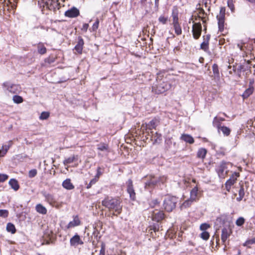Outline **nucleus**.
Masks as SVG:
<instances>
[{
    "instance_id": "obj_1",
    "label": "nucleus",
    "mask_w": 255,
    "mask_h": 255,
    "mask_svg": "<svg viewBox=\"0 0 255 255\" xmlns=\"http://www.w3.org/2000/svg\"><path fill=\"white\" fill-rule=\"evenodd\" d=\"M122 202L123 200L119 196H106L102 201V205L109 211H113V215L118 216L123 211Z\"/></svg>"
},
{
    "instance_id": "obj_2",
    "label": "nucleus",
    "mask_w": 255,
    "mask_h": 255,
    "mask_svg": "<svg viewBox=\"0 0 255 255\" xmlns=\"http://www.w3.org/2000/svg\"><path fill=\"white\" fill-rule=\"evenodd\" d=\"M178 202V198L175 196H166L163 202V208L167 212H171L176 207Z\"/></svg>"
},
{
    "instance_id": "obj_3",
    "label": "nucleus",
    "mask_w": 255,
    "mask_h": 255,
    "mask_svg": "<svg viewBox=\"0 0 255 255\" xmlns=\"http://www.w3.org/2000/svg\"><path fill=\"white\" fill-rule=\"evenodd\" d=\"M196 15H195V20H197L199 18L203 23H205L208 20V14L206 12L202 7H201L200 4H197L196 5Z\"/></svg>"
},
{
    "instance_id": "obj_4",
    "label": "nucleus",
    "mask_w": 255,
    "mask_h": 255,
    "mask_svg": "<svg viewBox=\"0 0 255 255\" xmlns=\"http://www.w3.org/2000/svg\"><path fill=\"white\" fill-rule=\"evenodd\" d=\"M42 194L45 198V201L51 206L57 209H59L62 206L63 203L62 202H59L56 201L52 194L47 193L46 192H44Z\"/></svg>"
},
{
    "instance_id": "obj_5",
    "label": "nucleus",
    "mask_w": 255,
    "mask_h": 255,
    "mask_svg": "<svg viewBox=\"0 0 255 255\" xmlns=\"http://www.w3.org/2000/svg\"><path fill=\"white\" fill-rule=\"evenodd\" d=\"M170 87V85L167 82L160 81L157 85L152 87V91L159 94L165 92L169 90Z\"/></svg>"
},
{
    "instance_id": "obj_6",
    "label": "nucleus",
    "mask_w": 255,
    "mask_h": 255,
    "mask_svg": "<svg viewBox=\"0 0 255 255\" xmlns=\"http://www.w3.org/2000/svg\"><path fill=\"white\" fill-rule=\"evenodd\" d=\"M240 176V173L239 172H235L232 174L230 178L227 180L225 183V187L226 191L228 192H230L232 188V186L236 183L237 178Z\"/></svg>"
},
{
    "instance_id": "obj_7",
    "label": "nucleus",
    "mask_w": 255,
    "mask_h": 255,
    "mask_svg": "<svg viewBox=\"0 0 255 255\" xmlns=\"http://www.w3.org/2000/svg\"><path fill=\"white\" fill-rule=\"evenodd\" d=\"M166 215L163 211L155 209L151 214V219L152 221L157 223L161 222L166 218Z\"/></svg>"
},
{
    "instance_id": "obj_8",
    "label": "nucleus",
    "mask_w": 255,
    "mask_h": 255,
    "mask_svg": "<svg viewBox=\"0 0 255 255\" xmlns=\"http://www.w3.org/2000/svg\"><path fill=\"white\" fill-rule=\"evenodd\" d=\"M192 28V32L194 39H198L201 36L202 32V26L200 22H194Z\"/></svg>"
},
{
    "instance_id": "obj_9",
    "label": "nucleus",
    "mask_w": 255,
    "mask_h": 255,
    "mask_svg": "<svg viewBox=\"0 0 255 255\" xmlns=\"http://www.w3.org/2000/svg\"><path fill=\"white\" fill-rule=\"evenodd\" d=\"M3 86L9 92L13 94L18 93L21 91V88L18 85L10 84L8 82H5L3 83Z\"/></svg>"
},
{
    "instance_id": "obj_10",
    "label": "nucleus",
    "mask_w": 255,
    "mask_h": 255,
    "mask_svg": "<svg viewBox=\"0 0 255 255\" xmlns=\"http://www.w3.org/2000/svg\"><path fill=\"white\" fill-rule=\"evenodd\" d=\"M225 9L221 8L220 12L219 15L217 16L218 20V27L219 30L221 32L223 31L224 29V22H225Z\"/></svg>"
},
{
    "instance_id": "obj_11",
    "label": "nucleus",
    "mask_w": 255,
    "mask_h": 255,
    "mask_svg": "<svg viewBox=\"0 0 255 255\" xmlns=\"http://www.w3.org/2000/svg\"><path fill=\"white\" fill-rule=\"evenodd\" d=\"M127 192L129 195L130 199L134 201L136 198V194L133 189L132 181L131 179H129L127 182Z\"/></svg>"
},
{
    "instance_id": "obj_12",
    "label": "nucleus",
    "mask_w": 255,
    "mask_h": 255,
    "mask_svg": "<svg viewBox=\"0 0 255 255\" xmlns=\"http://www.w3.org/2000/svg\"><path fill=\"white\" fill-rule=\"evenodd\" d=\"M226 163L222 161L218 166L216 170L220 178H225L227 174V171H225L227 169Z\"/></svg>"
},
{
    "instance_id": "obj_13",
    "label": "nucleus",
    "mask_w": 255,
    "mask_h": 255,
    "mask_svg": "<svg viewBox=\"0 0 255 255\" xmlns=\"http://www.w3.org/2000/svg\"><path fill=\"white\" fill-rule=\"evenodd\" d=\"M173 25L175 33L179 35L182 34V29L178 22V17L177 14L173 15Z\"/></svg>"
},
{
    "instance_id": "obj_14",
    "label": "nucleus",
    "mask_w": 255,
    "mask_h": 255,
    "mask_svg": "<svg viewBox=\"0 0 255 255\" xmlns=\"http://www.w3.org/2000/svg\"><path fill=\"white\" fill-rule=\"evenodd\" d=\"M82 222L79 218L78 215L73 216V221H70L66 226V228L67 229L73 228L75 227L80 226Z\"/></svg>"
},
{
    "instance_id": "obj_15",
    "label": "nucleus",
    "mask_w": 255,
    "mask_h": 255,
    "mask_svg": "<svg viewBox=\"0 0 255 255\" xmlns=\"http://www.w3.org/2000/svg\"><path fill=\"white\" fill-rule=\"evenodd\" d=\"M200 192L199 191V188L197 185L191 190L190 193V198L191 200L196 202L200 197Z\"/></svg>"
},
{
    "instance_id": "obj_16",
    "label": "nucleus",
    "mask_w": 255,
    "mask_h": 255,
    "mask_svg": "<svg viewBox=\"0 0 255 255\" xmlns=\"http://www.w3.org/2000/svg\"><path fill=\"white\" fill-rule=\"evenodd\" d=\"M70 244L72 246H77L78 245H83V242L81 239L80 236L76 234L70 239Z\"/></svg>"
},
{
    "instance_id": "obj_17",
    "label": "nucleus",
    "mask_w": 255,
    "mask_h": 255,
    "mask_svg": "<svg viewBox=\"0 0 255 255\" xmlns=\"http://www.w3.org/2000/svg\"><path fill=\"white\" fill-rule=\"evenodd\" d=\"M79 14V10L75 7L71 8L65 12V15L69 17H75L78 16Z\"/></svg>"
},
{
    "instance_id": "obj_18",
    "label": "nucleus",
    "mask_w": 255,
    "mask_h": 255,
    "mask_svg": "<svg viewBox=\"0 0 255 255\" xmlns=\"http://www.w3.org/2000/svg\"><path fill=\"white\" fill-rule=\"evenodd\" d=\"M232 233V231L229 228H224L222 230L221 240L225 243Z\"/></svg>"
},
{
    "instance_id": "obj_19",
    "label": "nucleus",
    "mask_w": 255,
    "mask_h": 255,
    "mask_svg": "<svg viewBox=\"0 0 255 255\" xmlns=\"http://www.w3.org/2000/svg\"><path fill=\"white\" fill-rule=\"evenodd\" d=\"M148 180L146 183V185L148 186H154L158 184L157 177L152 175L147 176Z\"/></svg>"
},
{
    "instance_id": "obj_20",
    "label": "nucleus",
    "mask_w": 255,
    "mask_h": 255,
    "mask_svg": "<svg viewBox=\"0 0 255 255\" xmlns=\"http://www.w3.org/2000/svg\"><path fill=\"white\" fill-rule=\"evenodd\" d=\"M84 42L83 39L81 37H78V41L77 44L75 46V50L78 53L81 54L83 50V45Z\"/></svg>"
},
{
    "instance_id": "obj_21",
    "label": "nucleus",
    "mask_w": 255,
    "mask_h": 255,
    "mask_svg": "<svg viewBox=\"0 0 255 255\" xmlns=\"http://www.w3.org/2000/svg\"><path fill=\"white\" fill-rule=\"evenodd\" d=\"M62 185L63 187L67 190H71L74 189V185L71 182V180L69 178H67L63 181Z\"/></svg>"
},
{
    "instance_id": "obj_22",
    "label": "nucleus",
    "mask_w": 255,
    "mask_h": 255,
    "mask_svg": "<svg viewBox=\"0 0 255 255\" xmlns=\"http://www.w3.org/2000/svg\"><path fill=\"white\" fill-rule=\"evenodd\" d=\"M98 149L100 151L99 154L102 156L107 155L110 152L108 144H100V146L98 147Z\"/></svg>"
},
{
    "instance_id": "obj_23",
    "label": "nucleus",
    "mask_w": 255,
    "mask_h": 255,
    "mask_svg": "<svg viewBox=\"0 0 255 255\" xmlns=\"http://www.w3.org/2000/svg\"><path fill=\"white\" fill-rule=\"evenodd\" d=\"M9 185L11 188L15 191H17L19 189V185L17 180L14 178L10 179L8 182Z\"/></svg>"
},
{
    "instance_id": "obj_24",
    "label": "nucleus",
    "mask_w": 255,
    "mask_h": 255,
    "mask_svg": "<svg viewBox=\"0 0 255 255\" xmlns=\"http://www.w3.org/2000/svg\"><path fill=\"white\" fill-rule=\"evenodd\" d=\"M78 159V155H73L72 156L69 157L67 158H65L63 161V164L65 165H67L68 164H71L75 161H77Z\"/></svg>"
},
{
    "instance_id": "obj_25",
    "label": "nucleus",
    "mask_w": 255,
    "mask_h": 255,
    "mask_svg": "<svg viewBox=\"0 0 255 255\" xmlns=\"http://www.w3.org/2000/svg\"><path fill=\"white\" fill-rule=\"evenodd\" d=\"M35 210L37 212L42 215H45L47 212L46 208L41 204H38L36 205Z\"/></svg>"
},
{
    "instance_id": "obj_26",
    "label": "nucleus",
    "mask_w": 255,
    "mask_h": 255,
    "mask_svg": "<svg viewBox=\"0 0 255 255\" xmlns=\"http://www.w3.org/2000/svg\"><path fill=\"white\" fill-rule=\"evenodd\" d=\"M225 120L224 118L215 117L213 121V125L217 128L222 126L221 123Z\"/></svg>"
},
{
    "instance_id": "obj_27",
    "label": "nucleus",
    "mask_w": 255,
    "mask_h": 255,
    "mask_svg": "<svg viewBox=\"0 0 255 255\" xmlns=\"http://www.w3.org/2000/svg\"><path fill=\"white\" fill-rule=\"evenodd\" d=\"M238 193L239 197L236 198V200L238 202H240L243 200L245 195V189L243 185H241L240 186Z\"/></svg>"
},
{
    "instance_id": "obj_28",
    "label": "nucleus",
    "mask_w": 255,
    "mask_h": 255,
    "mask_svg": "<svg viewBox=\"0 0 255 255\" xmlns=\"http://www.w3.org/2000/svg\"><path fill=\"white\" fill-rule=\"evenodd\" d=\"M218 132L222 131L225 136H228L230 134L231 129L226 126H221L217 128Z\"/></svg>"
},
{
    "instance_id": "obj_29",
    "label": "nucleus",
    "mask_w": 255,
    "mask_h": 255,
    "mask_svg": "<svg viewBox=\"0 0 255 255\" xmlns=\"http://www.w3.org/2000/svg\"><path fill=\"white\" fill-rule=\"evenodd\" d=\"M181 139L183 141L189 143H193L194 141L193 138L189 134H182Z\"/></svg>"
},
{
    "instance_id": "obj_30",
    "label": "nucleus",
    "mask_w": 255,
    "mask_h": 255,
    "mask_svg": "<svg viewBox=\"0 0 255 255\" xmlns=\"http://www.w3.org/2000/svg\"><path fill=\"white\" fill-rule=\"evenodd\" d=\"M198 4H200L201 7L203 8L204 7L208 11H210V2L208 1V0H202L200 1Z\"/></svg>"
},
{
    "instance_id": "obj_31",
    "label": "nucleus",
    "mask_w": 255,
    "mask_h": 255,
    "mask_svg": "<svg viewBox=\"0 0 255 255\" xmlns=\"http://www.w3.org/2000/svg\"><path fill=\"white\" fill-rule=\"evenodd\" d=\"M148 232L150 234L152 233V231L154 232H158L159 230V226L158 224H153L152 225H150L148 228Z\"/></svg>"
},
{
    "instance_id": "obj_32",
    "label": "nucleus",
    "mask_w": 255,
    "mask_h": 255,
    "mask_svg": "<svg viewBox=\"0 0 255 255\" xmlns=\"http://www.w3.org/2000/svg\"><path fill=\"white\" fill-rule=\"evenodd\" d=\"M254 88L253 86H250L249 88L246 90L244 93L242 95V97L244 99L247 98L249 97L253 92Z\"/></svg>"
},
{
    "instance_id": "obj_33",
    "label": "nucleus",
    "mask_w": 255,
    "mask_h": 255,
    "mask_svg": "<svg viewBox=\"0 0 255 255\" xmlns=\"http://www.w3.org/2000/svg\"><path fill=\"white\" fill-rule=\"evenodd\" d=\"M207 154V150L205 148H201L199 149L197 152V156L198 158L204 159Z\"/></svg>"
},
{
    "instance_id": "obj_34",
    "label": "nucleus",
    "mask_w": 255,
    "mask_h": 255,
    "mask_svg": "<svg viewBox=\"0 0 255 255\" xmlns=\"http://www.w3.org/2000/svg\"><path fill=\"white\" fill-rule=\"evenodd\" d=\"M158 123H159V122L157 120L153 119L152 121H151L148 124V125H147V127L149 129H152L153 128H156V127L157 126V125L158 124Z\"/></svg>"
},
{
    "instance_id": "obj_35",
    "label": "nucleus",
    "mask_w": 255,
    "mask_h": 255,
    "mask_svg": "<svg viewBox=\"0 0 255 255\" xmlns=\"http://www.w3.org/2000/svg\"><path fill=\"white\" fill-rule=\"evenodd\" d=\"M6 231L8 232L11 233V234H14L16 231L15 226L11 223H8L7 224Z\"/></svg>"
},
{
    "instance_id": "obj_36",
    "label": "nucleus",
    "mask_w": 255,
    "mask_h": 255,
    "mask_svg": "<svg viewBox=\"0 0 255 255\" xmlns=\"http://www.w3.org/2000/svg\"><path fill=\"white\" fill-rule=\"evenodd\" d=\"M195 202V201L191 200V199L190 198L189 199H187L185 200L181 205V208H187L192 205V204Z\"/></svg>"
},
{
    "instance_id": "obj_37",
    "label": "nucleus",
    "mask_w": 255,
    "mask_h": 255,
    "mask_svg": "<svg viewBox=\"0 0 255 255\" xmlns=\"http://www.w3.org/2000/svg\"><path fill=\"white\" fill-rule=\"evenodd\" d=\"M9 148V145L7 144L2 145L1 148L0 149V156H4L7 152V150H8Z\"/></svg>"
},
{
    "instance_id": "obj_38",
    "label": "nucleus",
    "mask_w": 255,
    "mask_h": 255,
    "mask_svg": "<svg viewBox=\"0 0 255 255\" xmlns=\"http://www.w3.org/2000/svg\"><path fill=\"white\" fill-rule=\"evenodd\" d=\"M255 244V237L251 239L247 240L244 244L243 246L247 247L248 248H251V246Z\"/></svg>"
},
{
    "instance_id": "obj_39",
    "label": "nucleus",
    "mask_w": 255,
    "mask_h": 255,
    "mask_svg": "<svg viewBox=\"0 0 255 255\" xmlns=\"http://www.w3.org/2000/svg\"><path fill=\"white\" fill-rule=\"evenodd\" d=\"M212 69L215 77L218 79L220 78L219 71L218 66L216 64H214L212 66Z\"/></svg>"
},
{
    "instance_id": "obj_40",
    "label": "nucleus",
    "mask_w": 255,
    "mask_h": 255,
    "mask_svg": "<svg viewBox=\"0 0 255 255\" xmlns=\"http://www.w3.org/2000/svg\"><path fill=\"white\" fill-rule=\"evenodd\" d=\"M210 236L209 233L207 231L202 232L200 235V238L205 241L208 240Z\"/></svg>"
},
{
    "instance_id": "obj_41",
    "label": "nucleus",
    "mask_w": 255,
    "mask_h": 255,
    "mask_svg": "<svg viewBox=\"0 0 255 255\" xmlns=\"http://www.w3.org/2000/svg\"><path fill=\"white\" fill-rule=\"evenodd\" d=\"M201 49L205 51H207L209 49V42L208 41H204L200 45Z\"/></svg>"
},
{
    "instance_id": "obj_42",
    "label": "nucleus",
    "mask_w": 255,
    "mask_h": 255,
    "mask_svg": "<svg viewBox=\"0 0 255 255\" xmlns=\"http://www.w3.org/2000/svg\"><path fill=\"white\" fill-rule=\"evenodd\" d=\"M105 168L104 167L98 166L97 168V173L96 176L100 178V176L103 174Z\"/></svg>"
},
{
    "instance_id": "obj_43",
    "label": "nucleus",
    "mask_w": 255,
    "mask_h": 255,
    "mask_svg": "<svg viewBox=\"0 0 255 255\" xmlns=\"http://www.w3.org/2000/svg\"><path fill=\"white\" fill-rule=\"evenodd\" d=\"M12 100L15 103L20 104L23 102V99L21 96L15 95L13 97Z\"/></svg>"
},
{
    "instance_id": "obj_44",
    "label": "nucleus",
    "mask_w": 255,
    "mask_h": 255,
    "mask_svg": "<svg viewBox=\"0 0 255 255\" xmlns=\"http://www.w3.org/2000/svg\"><path fill=\"white\" fill-rule=\"evenodd\" d=\"M49 113L47 112H43L41 113L39 119L41 120H44L47 119L49 117Z\"/></svg>"
},
{
    "instance_id": "obj_45",
    "label": "nucleus",
    "mask_w": 255,
    "mask_h": 255,
    "mask_svg": "<svg viewBox=\"0 0 255 255\" xmlns=\"http://www.w3.org/2000/svg\"><path fill=\"white\" fill-rule=\"evenodd\" d=\"M245 220L243 217H239L236 221V224L238 226H242L244 224Z\"/></svg>"
},
{
    "instance_id": "obj_46",
    "label": "nucleus",
    "mask_w": 255,
    "mask_h": 255,
    "mask_svg": "<svg viewBox=\"0 0 255 255\" xmlns=\"http://www.w3.org/2000/svg\"><path fill=\"white\" fill-rule=\"evenodd\" d=\"M210 228V225L207 223H203L200 226V230L203 232L206 231V230Z\"/></svg>"
},
{
    "instance_id": "obj_47",
    "label": "nucleus",
    "mask_w": 255,
    "mask_h": 255,
    "mask_svg": "<svg viewBox=\"0 0 255 255\" xmlns=\"http://www.w3.org/2000/svg\"><path fill=\"white\" fill-rule=\"evenodd\" d=\"M38 51L41 54H44L46 52V48L43 45H39L38 47Z\"/></svg>"
},
{
    "instance_id": "obj_48",
    "label": "nucleus",
    "mask_w": 255,
    "mask_h": 255,
    "mask_svg": "<svg viewBox=\"0 0 255 255\" xmlns=\"http://www.w3.org/2000/svg\"><path fill=\"white\" fill-rule=\"evenodd\" d=\"M9 212L7 210H0V217L2 218H6L8 217Z\"/></svg>"
},
{
    "instance_id": "obj_49",
    "label": "nucleus",
    "mask_w": 255,
    "mask_h": 255,
    "mask_svg": "<svg viewBox=\"0 0 255 255\" xmlns=\"http://www.w3.org/2000/svg\"><path fill=\"white\" fill-rule=\"evenodd\" d=\"M157 180H158V184L159 183H164L166 182L167 180V177L165 176H161L159 177H157Z\"/></svg>"
},
{
    "instance_id": "obj_50",
    "label": "nucleus",
    "mask_w": 255,
    "mask_h": 255,
    "mask_svg": "<svg viewBox=\"0 0 255 255\" xmlns=\"http://www.w3.org/2000/svg\"><path fill=\"white\" fill-rule=\"evenodd\" d=\"M158 20L161 23L165 24L168 21V17L161 15L159 17Z\"/></svg>"
},
{
    "instance_id": "obj_51",
    "label": "nucleus",
    "mask_w": 255,
    "mask_h": 255,
    "mask_svg": "<svg viewBox=\"0 0 255 255\" xmlns=\"http://www.w3.org/2000/svg\"><path fill=\"white\" fill-rule=\"evenodd\" d=\"M37 170L35 169H33L30 170L28 172V176L30 178H33L35 177L37 174Z\"/></svg>"
},
{
    "instance_id": "obj_52",
    "label": "nucleus",
    "mask_w": 255,
    "mask_h": 255,
    "mask_svg": "<svg viewBox=\"0 0 255 255\" xmlns=\"http://www.w3.org/2000/svg\"><path fill=\"white\" fill-rule=\"evenodd\" d=\"M8 178V176L5 174L0 173V182H3Z\"/></svg>"
},
{
    "instance_id": "obj_53",
    "label": "nucleus",
    "mask_w": 255,
    "mask_h": 255,
    "mask_svg": "<svg viewBox=\"0 0 255 255\" xmlns=\"http://www.w3.org/2000/svg\"><path fill=\"white\" fill-rule=\"evenodd\" d=\"M152 143H158L160 142L159 137H156V135L152 136L151 138Z\"/></svg>"
},
{
    "instance_id": "obj_54",
    "label": "nucleus",
    "mask_w": 255,
    "mask_h": 255,
    "mask_svg": "<svg viewBox=\"0 0 255 255\" xmlns=\"http://www.w3.org/2000/svg\"><path fill=\"white\" fill-rule=\"evenodd\" d=\"M99 255H105V245L102 243L101 248Z\"/></svg>"
},
{
    "instance_id": "obj_55",
    "label": "nucleus",
    "mask_w": 255,
    "mask_h": 255,
    "mask_svg": "<svg viewBox=\"0 0 255 255\" xmlns=\"http://www.w3.org/2000/svg\"><path fill=\"white\" fill-rule=\"evenodd\" d=\"M99 24V20L97 19L92 26V30L96 31L98 28Z\"/></svg>"
},
{
    "instance_id": "obj_56",
    "label": "nucleus",
    "mask_w": 255,
    "mask_h": 255,
    "mask_svg": "<svg viewBox=\"0 0 255 255\" xmlns=\"http://www.w3.org/2000/svg\"><path fill=\"white\" fill-rule=\"evenodd\" d=\"M245 43L244 42H241V43H238L237 45V46L238 48H239L241 51H244V45H245Z\"/></svg>"
},
{
    "instance_id": "obj_57",
    "label": "nucleus",
    "mask_w": 255,
    "mask_h": 255,
    "mask_svg": "<svg viewBox=\"0 0 255 255\" xmlns=\"http://www.w3.org/2000/svg\"><path fill=\"white\" fill-rule=\"evenodd\" d=\"M99 178L97 177L96 176H95L94 178L93 179H92L91 181H90V182L91 183H92L93 185V184H95L98 180H99Z\"/></svg>"
},
{
    "instance_id": "obj_58",
    "label": "nucleus",
    "mask_w": 255,
    "mask_h": 255,
    "mask_svg": "<svg viewBox=\"0 0 255 255\" xmlns=\"http://www.w3.org/2000/svg\"><path fill=\"white\" fill-rule=\"evenodd\" d=\"M89 27L88 24L85 23L83 24V27L82 28V30L86 31Z\"/></svg>"
},
{
    "instance_id": "obj_59",
    "label": "nucleus",
    "mask_w": 255,
    "mask_h": 255,
    "mask_svg": "<svg viewBox=\"0 0 255 255\" xmlns=\"http://www.w3.org/2000/svg\"><path fill=\"white\" fill-rule=\"evenodd\" d=\"M94 230H95L93 233V235H96V237H97L98 234H99V232L98 231V230L96 228H94Z\"/></svg>"
},
{
    "instance_id": "obj_60",
    "label": "nucleus",
    "mask_w": 255,
    "mask_h": 255,
    "mask_svg": "<svg viewBox=\"0 0 255 255\" xmlns=\"http://www.w3.org/2000/svg\"><path fill=\"white\" fill-rule=\"evenodd\" d=\"M247 124L248 125H249L250 127H252L254 124V122L252 120H250L248 121Z\"/></svg>"
},
{
    "instance_id": "obj_61",
    "label": "nucleus",
    "mask_w": 255,
    "mask_h": 255,
    "mask_svg": "<svg viewBox=\"0 0 255 255\" xmlns=\"http://www.w3.org/2000/svg\"><path fill=\"white\" fill-rule=\"evenodd\" d=\"M93 185V184L92 183H91V182H90L89 184H87V189H90L92 186Z\"/></svg>"
},
{
    "instance_id": "obj_62",
    "label": "nucleus",
    "mask_w": 255,
    "mask_h": 255,
    "mask_svg": "<svg viewBox=\"0 0 255 255\" xmlns=\"http://www.w3.org/2000/svg\"><path fill=\"white\" fill-rule=\"evenodd\" d=\"M154 204H158L159 202H158V200L157 199L153 201Z\"/></svg>"
},
{
    "instance_id": "obj_63",
    "label": "nucleus",
    "mask_w": 255,
    "mask_h": 255,
    "mask_svg": "<svg viewBox=\"0 0 255 255\" xmlns=\"http://www.w3.org/2000/svg\"><path fill=\"white\" fill-rule=\"evenodd\" d=\"M192 181L194 183H196V179H193Z\"/></svg>"
},
{
    "instance_id": "obj_64",
    "label": "nucleus",
    "mask_w": 255,
    "mask_h": 255,
    "mask_svg": "<svg viewBox=\"0 0 255 255\" xmlns=\"http://www.w3.org/2000/svg\"><path fill=\"white\" fill-rule=\"evenodd\" d=\"M207 40L206 41H209V38H210V36H208V35H207Z\"/></svg>"
}]
</instances>
